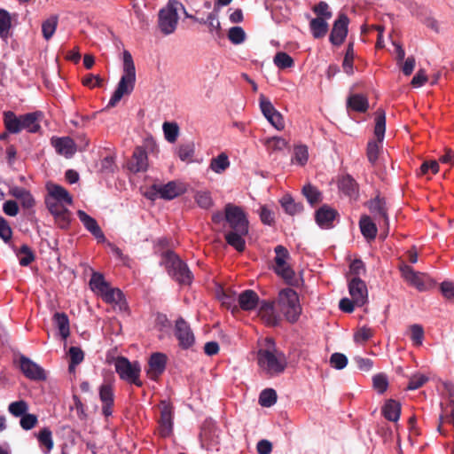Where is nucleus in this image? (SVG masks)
Wrapping results in <instances>:
<instances>
[{
	"mask_svg": "<svg viewBox=\"0 0 454 454\" xmlns=\"http://www.w3.org/2000/svg\"><path fill=\"white\" fill-rule=\"evenodd\" d=\"M354 56V42H349L348 43L345 57L343 59V67L347 73L352 70Z\"/></svg>",
	"mask_w": 454,
	"mask_h": 454,
	"instance_id": "e2e57ef3",
	"label": "nucleus"
},
{
	"mask_svg": "<svg viewBox=\"0 0 454 454\" xmlns=\"http://www.w3.org/2000/svg\"><path fill=\"white\" fill-rule=\"evenodd\" d=\"M53 320L59 331L61 337L66 340L70 333L69 320L65 313H55Z\"/></svg>",
	"mask_w": 454,
	"mask_h": 454,
	"instance_id": "e433bc0d",
	"label": "nucleus"
},
{
	"mask_svg": "<svg viewBox=\"0 0 454 454\" xmlns=\"http://www.w3.org/2000/svg\"><path fill=\"white\" fill-rule=\"evenodd\" d=\"M228 38L233 44H239L245 41L246 33L241 27H233L228 32Z\"/></svg>",
	"mask_w": 454,
	"mask_h": 454,
	"instance_id": "6e6d98bb",
	"label": "nucleus"
},
{
	"mask_svg": "<svg viewBox=\"0 0 454 454\" xmlns=\"http://www.w3.org/2000/svg\"><path fill=\"white\" fill-rule=\"evenodd\" d=\"M132 87H118L110 98L107 107H114L125 95L131 92Z\"/></svg>",
	"mask_w": 454,
	"mask_h": 454,
	"instance_id": "13d9d810",
	"label": "nucleus"
},
{
	"mask_svg": "<svg viewBox=\"0 0 454 454\" xmlns=\"http://www.w3.org/2000/svg\"><path fill=\"white\" fill-rule=\"evenodd\" d=\"M348 291L356 306H363L367 301V287L359 277H353L348 282Z\"/></svg>",
	"mask_w": 454,
	"mask_h": 454,
	"instance_id": "2eb2a0df",
	"label": "nucleus"
},
{
	"mask_svg": "<svg viewBox=\"0 0 454 454\" xmlns=\"http://www.w3.org/2000/svg\"><path fill=\"white\" fill-rule=\"evenodd\" d=\"M100 400L103 403L102 411L106 417L112 414V405L114 403L113 389L109 385H102L99 390Z\"/></svg>",
	"mask_w": 454,
	"mask_h": 454,
	"instance_id": "c85d7f7f",
	"label": "nucleus"
},
{
	"mask_svg": "<svg viewBox=\"0 0 454 454\" xmlns=\"http://www.w3.org/2000/svg\"><path fill=\"white\" fill-rule=\"evenodd\" d=\"M20 368L24 375L30 380H40L45 379L43 369L24 356L20 357Z\"/></svg>",
	"mask_w": 454,
	"mask_h": 454,
	"instance_id": "a211bd4d",
	"label": "nucleus"
},
{
	"mask_svg": "<svg viewBox=\"0 0 454 454\" xmlns=\"http://www.w3.org/2000/svg\"><path fill=\"white\" fill-rule=\"evenodd\" d=\"M339 188L350 198L356 199L358 197V184L349 175H346L340 179Z\"/></svg>",
	"mask_w": 454,
	"mask_h": 454,
	"instance_id": "7c9ffc66",
	"label": "nucleus"
},
{
	"mask_svg": "<svg viewBox=\"0 0 454 454\" xmlns=\"http://www.w3.org/2000/svg\"><path fill=\"white\" fill-rule=\"evenodd\" d=\"M302 194L311 205L317 204L322 200V193L309 184L303 186Z\"/></svg>",
	"mask_w": 454,
	"mask_h": 454,
	"instance_id": "79ce46f5",
	"label": "nucleus"
},
{
	"mask_svg": "<svg viewBox=\"0 0 454 454\" xmlns=\"http://www.w3.org/2000/svg\"><path fill=\"white\" fill-rule=\"evenodd\" d=\"M41 116L39 113H31L21 115L22 129L29 132H36L40 129L38 118Z\"/></svg>",
	"mask_w": 454,
	"mask_h": 454,
	"instance_id": "c9c22d12",
	"label": "nucleus"
},
{
	"mask_svg": "<svg viewBox=\"0 0 454 454\" xmlns=\"http://www.w3.org/2000/svg\"><path fill=\"white\" fill-rule=\"evenodd\" d=\"M127 168L129 174L133 175V182L136 177L139 178L138 174L142 168V149L140 147L135 149L132 158L128 161Z\"/></svg>",
	"mask_w": 454,
	"mask_h": 454,
	"instance_id": "473e14b6",
	"label": "nucleus"
},
{
	"mask_svg": "<svg viewBox=\"0 0 454 454\" xmlns=\"http://www.w3.org/2000/svg\"><path fill=\"white\" fill-rule=\"evenodd\" d=\"M386 131V114L381 108L375 113L374 135L376 141H370L367 145V158L369 161L374 164L379 157L380 144L382 143Z\"/></svg>",
	"mask_w": 454,
	"mask_h": 454,
	"instance_id": "6e6552de",
	"label": "nucleus"
},
{
	"mask_svg": "<svg viewBox=\"0 0 454 454\" xmlns=\"http://www.w3.org/2000/svg\"><path fill=\"white\" fill-rule=\"evenodd\" d=\"M114 368L121 380L141 386L139 381L140 364L138 362L131 363L126 357L119 356L114 361Z\"/></svg>",
	"mask_w": 454,
	"mask_h": 454,
	"instance_id": "9b49d317",
	"label": "nucleus"
},
{
	"mask_svg": "<svg viewBox=\"0 0 454 454\" xmlns=\"http://www.w3.org/2000/svg\"><path fill=\"white\" fill-rule=\"evenodd\" d=\"M229 166V159L224 153H222L217 157L213 158L210 162V168L217 174H221L225 171Z\"/></svg>",
	"mask_w": 454,
	"mask_h": 454,
	"instance_id": "ea45409f",
	"label": "nucleus"
},
{
	"mask_svg": "<svg viewBox=\"0 0 454 454\" xmlns=\"http://www.w3.org/2000/svg\"><path fill=\"white\" fill-rule=\"evenodd\" d=\"M239 305L243 310H252L259 303V296L254 290H245L239 294L238 298Z\"/></svg>",
	"mask_w": 454,
	"mask_h": 454,
	"instance_id": "a878e982",
	"label": "nucleus"
},
{
	"mask_svg": "<svg viewBox=\"0 0 454 454\" xmlns=\"http://www.w3.org/2000/svg\"><path fill=\"white\" fill-rule=\"evenodd\" d=\"M8 411L14 417H22L28 411V404L24 400L12 402L9 404Z\"/></svg>",
	"mask_w": 454,
	"mask_h": 454,
	"instance_id": "3c124183",
	"label": "nucleus"
},
{
	"mask_svg": "<svg viewBox=\"0 0 454 454\" xmlns=\"http://www.w3.org/2000/svg\"><path fill=\"white\" fill-rule=\"evenodd\" d=\"M259 317L269 326H276L279 324L280 319L275 312L272 302H262L259 309Z\"/></svg>",
	"mask_w": 454,
	"mask_h": 454,
	"instance_id": "393cba45",
	"label": "nucleus"
},
{
	"mask_svg": "<svg viewBox=\"0 0 454 454\" xmlns=\"http://www.w3.org/2000/svg\"><path fill=\"white\" fill-rule=\"evenodd\" d=\"M278 302L280 311L289 323L294 324L298 321L301 313V307L298 294L294 290L291 288L281 290L278 294Z\"/></svg>",
	"mask_w": 454,
	"mask_h": 454,
	"instance_id": "39448f33",
	"label": "nucleus"
},
{
	"mask_svg": "<svg viewBox=\"0 0 454 454\" xmlns=\"http://www.w3.org/2000/svg\"><path fill=\"white\" fill-rule=\"evenodd\" d=\"M312 12L317 17H322L325 20H330L333 16V12L330 10L329 4L325 1H320L312 7Z\"/></svg>",
	"mask_w": 454,
	"mask_h": 454,
	"instance_id": "603ef678",
	"label": "nucleus"
},
{
	"mask_svg": "<svg viewBox=\"0 0 454 454\" xmlns=\"http://www.w3.org/2000/svg\"><path fill=\"white\" fill-rule=\"evenodd\" d=\"M174 335L182 349H188L195 343V336L190 325L181 317L176 320Z\"/></svg>",
	"mask_w": 454,
	"mask_h": 454,
	"instance_id": "ddd939ff",
	"label": "nucleus"
},
{
	"mask_svg": "<svg viewBox=\"0 0 454 454\" xmlns=\"http://www.w3.org/2000/svg\"><path fill=\"white\" fill-rule=\"evenodd\" d=\"M309 29L315 39L325 37L329 29L327 20L322 17L311 19L309 21Z\"/></svg>",
	"mask_w": 454,
	"mask_h": 454,
	"instance_id": "cd10ccee",
	"label": "nucleus"
},
{
	"mask_svg": "<svg viewBox=\"0 0 454 454\" xmlns=\"http://www.w3.org/2000/svg\"><path fill=\"white\" fill-rule=\"evenodd\" d=\"M280 203L284 210L290 215L299 214L303 209V206L301 203H296L289 195H285L280 200Z\"/></svg>",
	"mask_w": 454,
	"mask_h": 454,
	"instance_id": "58836bf2",
	"label": "nucleus"
},
{
	"mask_svg": "<svg viewBox=\"0 0 454 454\" xmlns=\"http://www.w3.org/2000/svg\"><path fill=\"white\" fill-rule=\"evenodd\" d=\"M77 215L80 221L83 223L85 228L96 238L98 241L104 242L106 240L105 235L98 226L97 221L86 214L82 210H78Z\"/></svg>",
	"mask_w": 454,
	"mask_h": 454,
	"instance_id": "b1692460",
	"label": "nucleus"
},
{
	"mask_svg": "<svg viewBox=\"0 0 454 454\" xmlns=\"http://www.w3.org/2000/svg\"><path fill=\"white\" fill-rule=\"evenodd\" d=\"M153 187L156 190L155 192H146L144 194L152 200H153L158 194L160 198L170 200L184 194L186 191L185 185L183 183L176 181L168 182L164 185H160L158 188L156 185Z\"/></svg>",
	"mask_w": 454,
	"mask_h": 454,
	"instance_id": "f8f14e48",
	"label": "nucleus"
},
{
	"mask_svg": "<svg viewBox=\"0 0 454 454\" xmlns=\"http://www.w3.org/2000/svg\"><path fill=\"white\" fill-rule=\"evenodd\" d=\"M411 340L414 345L420 346L424 339V329L420 325L414 324L410 326Z\"/></svg>",
	"mask_w": 454,
	"mask_h": 454,
	"instance_id": "bf43d9fd",
	"label": "nucleus"
},
{
	"mask_svg": "<svg viewBox=\"0 0 454 454\" xmlns=\"http://www.w3.org/2000/svg\"><path fill=\"white\" fill-rule=\"evenodd\" d=\"M90 286L93 292L101 295L110 285L105 280L104 277L100 273H93L90 280Z\"/></svg>",
	"mask_w": 454,
	"mask_h": 454,
	"instance_id": "4c0bfd02",
	"label": "nucleus"
},
{
	"mask_svg": "<svg viewBox=\"0 0 454 454\" xmlns=\"http://www.w3.org/2000/svg\"><path fill=\"white\" fill-rule=\"evenodd\" d=\"M330 364L336 370H342L348 364V357L342 353H333L330 357Z\"/></svg>",
	"mask_w": 454,
	"mask_h": 454,
	"instance_id": "4d7b16f0",
	"label": "nucleus"
},
{
	"mask_svg": "<svg viewBox=\"0 0 454 454\" xmlns=\"http://www.w3.org/2000/svg\"><path fill=\"white\" fill-rule=\"evenodd\" d=\"M277 402V393L272 388L262 390L259 396V403L262 407H270Z\"/></svg>",
	"mask_w": 454,
	"mask_h": 454,
	"instance_id": "49530a36",
	"label": "nucleus"
},
{
	"mask_svg": "<svg viewBox=\"0 0 454 454\" xmlns=\"http://www.w3.org/2000/svg\"><path fill=\"white\" fill-rule=\"evenodd\" d=\"M122 75L118 85H131L136 81V70L131 54L128 51L122 52Z\"/></svg>",
	"mask_w": 454,
	"mask_h": 454,
	"instance_id": "f3484780",
	"label": "nucleus"
},
{
	"mask_svg": "<svg viewBox=\"0 0 454 454\" xmlns=\"http://www.w3.org/2000/svg\"><path fill=\"white\" fill-rule=\"evenodd\" d=\"M69 356L71 359L69 364V371L73 372L74 371L75 366L82 362L84 358V354L80 348L71 347L69 349Z\"/></svg>",
	"mask_w": 454,
	"mask_h": 454,
	"instance_id": "864d4df0",
	"label": "nucleus"
},
{
	"mask_svg": "<svg viewBox=\"0 0 454 454\" xmlns=\"http://www.w3.org/2000/svg\"><path fill=\"white\" fill-rule=\"evenodd\" d=\"M159 153V148L156 142L153 140L152 137H147L144 138V160H147L148 156L157 157ZM147 168V164L144 161V171Z\"/></svg>",
	"mask_w": 454,
	"mask_h": 454,
	"instance_id": "a19ab883",
	"label": "nucleus"
},
{
	"mask_svg": "<svg viewBox=\"0 0 454 454\" xmlns=\"http://www.w3.org/2000/svg\"><path fill=\"white\" fill-rule=\"evenodd\" d=\"M382 414L389 421H398L401 415L400 403L394 399L387 400L382 407Z\"/></svg>",
	"mask_w": 454,
	"mask_h": 454,
	"instance_id": "c756f323",
	"label": "nucleus"
},
{
	"mask_svg": "<svg viewBox=\"0 0 454 454\" xmlns=\"http://www.w3.org/2000/svg\"><path fill=\"white\" fill-rule=\"evenodd\" d=\"M309 159L308 147L306 145H296L294 149L292 161L304 166Z\"/></svg>",
	"mask_w": 454,
	"mask_h": 454,
	"instance_id": "09e8293b",
	"label": "nucleus"
},
{
	"mask_svg": "<svg viewBox=\"0 0 454 454\" xmlns=\"http://www.w3.org/2000/svg\"><path fill=\"white\" fill-rule=\"evenodd\" d=\"M39 442L46 447V452H50L53 447L51 432L48 428L42 429L38 434Z\"/></svg>",
	"mask_w": 454,
	"mask_h": 454,
	"instance_id": "680f3d73",
	"label": "nucleus"
},
{
	"mask_svg": "<svg viewBox=\"0 0 454 454\" xmlns=\"http://www.w3.org/2000/svg\"><path fill=\"white\" fill-rule=\"evenodd\" d=\"M275 266L274 271L277 275L281 277L287 285L297 286L299 279L295 276L294 270L286 264V258L289 256L287 249L278 245L275 247Z\"/></svg>",
	"mask_w": 454,
	"mask_h": 454,
	"instance_id": "0eeeda50",
	"label": "nucleus"
},
{
	"mask_svg": "<svg viewBox=\"0 0 454 454\" xmlns=\"http://www.w3.org/2000/svg\"><path fill=\"white\" fill-rule=\"evenodd\" d=\"M46 190L45 204L48 210L60 228H67L71 221V213L67 206L73 203L72 196L64 187L53 183H48Z\"/></svg>",
	"mask_w": 454,
	"mask_h": 454,
	"instance_id": "f03ea898",
	"label": "nucleus"
},
{
	"mask_svg": "<svg viewBox=\"0 0 454 454\" xmlns=\"http://www.w3.org/2000/svg\"><path fill=\"white\" fill-rule=\"evenodd\" d=\"M10 194L20 200L22 206L30 208L34 206L35 200L28 191L21 187H13L10 190Z\"/></svg>",
	"mask_w": 454,
	"mask_h": 454,
	"instance_id": "f704fd0d",
	"label": "nucleus"
},
{
	"mask_svg": "<svg viewBox=\"0 0 454 454\" xmlns=\"http://www.w3.org/2000/svg\"><path fill=\"white\" fill-rule=\"evenodd\" d=\"M257 358L260 367L270 376L282 373L286 366L285 355L278 350L260 349Z\"/></svg>",
	"mask_w": 454,
	"mask_h": 454,
	"instance_id": "423d86ee",
	"label": "nucleus"
},
{
	"mask_svg": "<svg viewBox=\"0 0 454 454\" xmlns=\"http://www.w3.org/2000/svg\"><path fill=\"white\" fill-rule=\"evenodd\" d=\"M173 416L171 407L162 403L160 407V417L159 419L160 423V434L163 437L169 436L173 430Z\"/></svg>",
	"mask_w": 454,
	"mask_h": 454,
	"instance_id": "aec40b11",
	"label": "nucleus"
},
{
	"mask_svg": "<svg viewBox=\"0 0 454 454\" xmlns=\"http://www.w3.org/2000/svg\"><path fill=\"white\" fill-rule=\"evenodd\" d=\"M365 206L368 207L373 219L378 223L380 227L384 229L385 236H387L389 230V219L386 199L377 195L374 199L368 200Z\"/></svg>",
	"mask_w": 454,
	"mask_h": 454,
	"instance_id": "9d476101",
	"label": "nucleus"
},
{
	"mask_svg": "<svg viewBox=\"0 0 454 454\" xmlns=\"http://www.w3.org/2000/svg\"><path fill=\"white\" fill-rule=\"evenodd\" d=\"M17 256L20 259V263L22 266H27L35 260L34 252L27 245H22L17 252Z\"/></svg>",
	"mask_w": 454,
	"mask_h": 454,
	"instance_id": "de8ad7c7",
	"label": "nucleus"
},
{
	"mask_svg": "<svg viewBox=\"0 0 454 454\" xmlns=\"http://www.w3.org/2000/svg\"><path fill=\"white\" fill-rule=\"evenodd\" d=\"M195 200L200 207L205 209H207L213 206V200L208 192H196Z\"/></svg>",
	"mask_w": 454,
	"mask_h": 454,
	"instance_id": "052dcab7",
	"label": "nucleus"
},
{
	"mask_svg": "<svg viewBox=\"0 0 454 454\" xmlns=\"http://www.w3.org/2000/svg\"><path fill=\"white\" fill-rule=\"evenodd\" d=\"M4 121L6 129L11 133H19L22 130L21 115L17 117L15 114L11 111L4 112Z\"/></svg>",
	"mask_w": 454,
	"mask_h": 454,
	"instance_id": "72a5a7b5",
	"label": "nucleus"
},
{
	"mask_svg": "<svg viewBox=\"0 0 454 454\" xmlns=\"http://www.w3.org/2000/svg\"><path fill=\"white\" fill-rule=\"evenodd\" d=\"M11 27V17L9 13L0 9V37L6 38Z\"/></svg>",
	"mask_w": 454,
	"mask_h": 454,
	"instance_id": "5fc2aeb1",
	"label": "nucleus"
},
{
	"mask_svg": "<svg viewBox=\"0 0 454 454\" xmlns=\"http://www.w3.org/2000/svg\"><path fill=\"white\" fill-rule=\"evenodd\" d=\"M273 62L280 69L291 67L294 64L293 58L284 51L278 52L274 56Z\"/></svg>",
	"mask_w": 454,
	"mask_h": 454,
	"instance_id": "8fccbe9b",
	"label": "nucleus"
},
{
	"mask_svg": "<svg viewBox=\"0 0 454 454\" xmlns=\"http://www.w3.org/2000/svg\"><path fill=\"white\" fill-rule=\"evenodd\" d=\"M100 296L106 302L118 306L121 310L123 309L124 300L120 289L109 286Z\"/></svg>",
	"mask_w": 454,
	"mask_h": 454,
	"instance_id": "2f4dec72",
	"label": "nucleus"
},
{
	"mask_svg": "<svg viewBox=\"0 0 454 454\" xmlns=\"http://www.w3.org/2000/svg\"><path fill=\"white\" fill-rule=\"evenodd\" d=\"M337 215L338 212L335 209L328 205H323L316 211L315 218L321 228H330Z\"/></svg>",
	"mask_w": 454,
	"mask_h": 454,
	"instance_id": "4be33fe9",
	"label": "nucleus"
},
{
	"mask_svg": "<svg viewBox=\"0 0 454 454\" xmlns=\"http://www.w3.org/2000/svg\"><path fill=\"white\" fill-rule=\"evenodd\" d=\"M429 171H431L432 174L438 173L439 164L436 160L424 161L419 169L418 175L424 176L427 175Z\"/></svg>",
	"mask_w": 454,
	"mask_h": 454,
	"instance_id": "774afa93",
	"label": "nucleus"
},
{
	"mask_svg": "<svg viewBox=\"0 0 454 454\" xmlns=\"http://www.w3.org/2000/svg\"><path fill=\"white\" fill-rule=\"evenodd\" d=\"M266 145L270 150L276 152L284 150L288 143L282 137H273L267 140Z\"/></svg>",
	"mask_w": 454,
	"mask_h": 454,
	"instance_id": "0e129e2a",
	"label": "nucleus"
},
{
	"mask_svg": "<svg viewBox=\"0 0 454 454\" xmlns=\"http://www.w3.org/2000/svg\"><path fill=\"white\" fill-rule=\"evenodd\" d=\"M260 108L266 119L278 112L271 102L262 94L260 95Z\"/></svg>",
	"mask_w": 454,
	"mask_h": 454,
	"instance_id": "69168bd1",
	"label": "nucleus"
},
{
	"mask_svg": "<svg viewBox=\"0 0 454 454\" xmlns=\"http://www.w3.org/2000/svg\"><path fill=\"white\" fill-rule=\"evenodd\" d=\"M167 356L160 352L153 353L148 360L147 376L152 380H156L166 368Z\"/></svg>",
	"mask_w": 454,
	"mask_h": 454,
	"instance_id": "6ab92c4d",
	"label": "nucleus"
},
{
	"mask_svg": "<svg viewBox=\"0 0 454 454\" xmlns=\"http://www.w3.org/2000/svg\"><path fill=\"white\" fill-rule=\"evenodd\" d=\"M163 261L168 273L179 284L190 285L193 275L187 264L173 251H167L163 254Z\"/></svg>",
	"mask_w": 454,
	"mask_h": 454,
	"instance_id": "20e7f679",
	"label": "nucleus"
},
{
	"mask_svg": "<svg viewBox=\"0 0 454 454\" xmlns=\"http://www.w3.org/2000/svg\"><path fill=\"white\" fill-rule=\"evenodd\" d=\"M359 227L363 236L367 240H373L376 238L378 228L371 216L363 215L359 220Z\"/></svg>",
	"mask_w": 454,
	"mask_h": 454,
	"instance_id": "bb28decb",
	"label": "nucleus"
},
{
	"mask_svg": "<svg viewBox=\"0 0 454 454\" xmlns=\"http://www.w3.org/2000/svg\"><path fill=\"white\" fill-rule=\"evenodd\" d=\"M195 145L193 142L180 145L176 149V154L183 161L190 160L194 155Z\"/></svg>",
	"mask_w": 454,
	"mask_h": 454,
	"instance_id": "c03bdc74",
	"label": "nucleus"
},
{
	"mask_svg": "<svg viewBox=\"0 0 454 454\" xmlns=\"http://www.w3.org/2000/svg\"><path fill=\"white\" fill-rule=\"evenodd\" d=\"M165 139L169 143H175L179 135V127L176 122L165 121L162 125Z\"/></svg>",
	"mask_w": 454,
	"mask_h": 454,
	"instance_id": "37998d69",
	"label": "nucleus"
},
{
	"mask_svg": "<svg viewBox=\"0 0 454 454\" xmlns=\"http://www.w3.org/2000/svg\"><path fill=\"white\" fill-rule=\"evenodd\" d=\"M224 219L230 231L224 235L227 244L239 252H243L246 247L244 237L248 233V220L244 210L236 205L228 203L224 207Z\"/></svg>",
	"mask_w": 454,
	"mask_h": 454,
	"instance_id": "f257e3e1",
	"label": "nucleus"
},
{
	"mask_svg": "<svg viewBox=\"0 0 454 454\" xmlns=\"http://www.w3.org/2000/svg\"><path fill=\"white\" fill-rule=\"evenodd\" d=\"M346 108L348 112L366 113L369 109L368 98L364 94L351 93L347 98Z\"/></svg>",
	"mask_w": 454,
	"mask_h": 454,
	"instance_id": "412c9836",
	"label": "nucleus"
},
{
	"mask_svg": "<svg viewBox=\"0 0 454 454\" xmlns=\"http://www.w3.org/2000/svg\"><path fill=\"white\" fill-rule=\"evenodd\" d=\"M349 19L345 13H340L333 24L329 35L330 43L334 46L341 45L348 32Z\"/></svg>",
	"mask_w": 454,
	"mask_h": 454,
	"instance_id": "4468645a",
	"label": "nucleus"
},
{
	"mask_svg": "<svg viewBox=\"0 0 454 454\" xmlns=\"http://www.w3.org/2000/svg\"><path fill=\"white\" fill-rule=\"evenodd\" d=\"M184 9V3L179 0H168L159 10L157 16V30L164 36L174 34L178 27L179 12Z\"/></svg>",
	"mask_w": 454,
	"mask_h": 454,
	"instance_id": "7ed1b4c3",
	"label": "nucleus"
},
{
	"mask_svg": "<svg viewBox=\"0 0 454 454\" xmlns=\"http://www.w3.org/2000/svg\"><path fill=\"white\" fill-rule=\"evenodd\" d=\"M51 145L59 154L65 157H71L76 151L74 142L68 137H53Z\"/></svg>",
	"mask_w": 454,
	"mask_h": 454,
	"instance_id": "5701e85b",
	"label": "nucleus"
},
{
	"mask_svg": "<svg viewBox=\"0 0 454 454\" xmlns=\"http://www.w3.org/2000/svg\"><path fill=\"white\" fill-rule=\"evenodd\" d=\"M58 26V17L51 16L42 25V33L44 39L49 40L54 35Z\"/></svg>",
	"mask_w": 454,
	"mask_h": 454,
	"instance_id": "a18cd8bd",
	"label": "nucleus"
},
{
	"mask_svg": "<svg viewBox=\"0 0 454 454\" xmlns=\"http://www.w3.org/2000/svg\"><path fill=\"white\" fill-rule=\"evenodd\" d=\"M402 277L419 292L427 291L435 286L434 280L426 273L415 271L410 265L402 262L399 266Z\"/></svg>",
	"mask_w": 454,
	"mask_h": 454,
	"instance_id": "1a4fd4ad",
	"label": "nucleus"
},
{
	"mask_svg": "<svg viewBox=\"0 0 454 454\" xmlns=\"http://www.w3.org/2000/svg\"><path fill=\"white\" fill-rule=\"evenodd\" d=\"M373 387L380 393L383 394L388 387V381L386 375L380 373L376 374L373 379Z\"/></svg>",
	"mask_w": 454,
	"mask_h": 454,
	"instance_id": "338daca9",
	"label": "nucleus"
},
{
	"mask_svg": "<svg viewBox=\"0 0 454 454\" xmlns=\"http://www.w3.org/2000/svg\"><path fill=\"white\" fill-rule=\"evenodd\" d=\"M201 448L209 450L219 443V435L215 425L205 423L201 427L200 434Z\"/></svg>",
	"mask_w": 454,
	"mask_h": 454,
	"instance_id": "dca6fc26",
	"label": "nucleus"
}]
</instances>
